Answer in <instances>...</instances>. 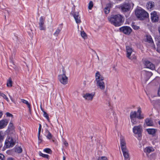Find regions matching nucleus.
<instances>
[{
  "label": "nucleus",
  "mask_w": 160,
  "mask_h": 160,
  "mask_svg": "<svg viewBox=\"0 0 160 160\" xmlns=\"http://www.w3.org/2000/svg\"><path fill=\"white\" fill-rule=\"evenodd\" d=\"M142 112L141 108L140 107L138 108L137 112L135 111H132L131 112L130 114V118L133 125L137 124L138 122L137 119H142L144 118V115L142 114Z\"/></svg>",
  "instance_id": "nucleus-1"
},
{
  "label": "nucleus",
  "mask_w": 160,
  "mask_h": 160,
  "mask_svg": "<svg viewBox=\"0 0 160 160\" xmlns=\"http://www.w3.org/2000/svg\"><path fill=\"white\" fill-rule=\"evenodd\" d=\"M122 18L120 14L112 15L108 18V20L111 24L115 27H119L122 23Z\"/></svg>",
  "instance_id": "nucleus-2"
},
{
  "label": "nucleus",
  "mask_w": 160,
  "mask_h": 160,
  "mask_svg": "<svg viewBox=\"0 0 160 160\" xmlns=\"http://www.w3.org/2000/svg\"><path fill=\"white\" fill-rule=\"evenodd\" d=\"M121 147L124 160H130V157L129 151L126 146L125 140L123 138L121 139Z\"/></svg>",
  "instance_id": "nucleus-3"
},
{
  "label": "nucleus",
  "mask_w": 160,
  "mask_h": 160,
  "mask_svg": "<svg viewBox=\"0 0 160 160\" xmlns=\"http://www.w3.org/2000/svg\"><path fill=\"white\" fill-rule=\"evenodd\" d=\"M126 57L130 60L135 61L137 59L135 52L132 48L129 46L126 47Z\"/></svg>",
  "instance_id": "nucleus-4"
},
{
  "label": "nucleus",
  "mask_w": 160,
  "mask_h": 160,
  "mask_svg": "<svg viewBox=\"0 0 160 160\" xmlns=\"http://www.w3.org/2000/svg\"><path fill=\"white\" fill-rule=\"evenodd\" d=\"M135 14L139 19L143 20L149 17L148 13L143 9H137L135 11Z\"/></svg>",
  "instance_id": "nucleus-5"
},
{
  "label": "nucleus",
  "mask_w": 160,
  "mask_h": 160,
  "mask_svg": "<svg viewBox=\"0 0 160 160\" xmlns=\"http://www.w3.org/2000/svg\"><path fill=\"white\" fill-rule=\"evenodd\" d=\"M63 74L58 76V79L60 82L63 85L66 84L68 82V78L65 74L66 72L64 69L62 70Z\"/></svg>",
  "instance_id": "nucleus-6"
},
{
  "label": "nucleus",
  "mask_w": 160,
  "mask_h": 160,
  "mask_svg": "<svg viewBox=\"0 0 160 160\" xmlns=\"http://www.w3.org/2000/svg\"><path fill=\"white\" fill-rule=\"evenodd\" d=\"M96 83L98 88L103 91V93L106 96H107L108 94L107 90H106L105 91H104L105 88L104 82L103 81H101L96 82Z\"/></svg>",
  "instance_id": "nucleus-7"
},
{
  "label": "nucleus",
  "mask_w": 160,
  "mask_h": 160,
  "mask_svg": "<svg viewBox=\"0 0 160 160\" xmlns=\"http://www.w3.org/2000/svg\"><path fill=\"white\" fill-rule=\"evenodd\" d=\"M132 130L133 132L135 134H137L138 137H140L142 136V129L141 125L134 127Z\"/></svg>",
  "instance_id": "nucleus-8"
},
{
  "label": "nucleus",
  "mask_w": 160,
  "mask_h": 160,
  "mask_svg": "<svg viewBox=\"0 0 160 160\" xmlns=\"http://www.w3.org/2000/svg\"><path fill=\"white\" fill-rule=\"evenodd\" d=\"M45 19V17L42 16L40 18L38 24L39 28L40 30L45 31L46 30V27L44 23Z\"/></svg>",
  "instance_id": "nucleus-9"
},
{
  "label": "nucleus",
  "mask_w": 160,
  "mask_h": 160,
  "mask_svg": "<svg viewBox=\"0 0 160 160\" xmlns=\"http://www.w3.org/2000/svg\"><path fill=\"white\" fill-rule=\"evenodd\" d=\"M119 29L121 32L127 35L130 34L132 31V29L130 27L127 26L122 27Z\"/></svg>",
  "instance_id": "nucleus-10"
},
{
  "label": "nucleus",
  "mask_w": 160,
  "mask_h": 160,
  "mask_svg": "<svg viewBox=\"0 0 160 160\" xmlns=\"http://www.w3.org/2000/svg\"><path fill=\"white\" fill-rule=\"evenodd\" d=\"M119 8L122 11L126 12L129 11L131 6L128 3H125L120 5Z\"/></svg>",
  "instance_id": "nucleus-11"
},
{
  "label": "nucleus",
  "mask_w": 160,
  "mask_h": 160,
  "mask_svg": "<svg viewBox=\"0 0 160 160\" xmlns=\"http://www.w3.org/2000/svg\"><path fill=\"white\" fill-rule=\"evenodd\" d=\"M95 94V92H93L91 93H86L83 95V97L87 101H92Z\"/></svg>",
  "instance_id": "nucleus-12"
},
{
  "label": "nucleus",
  "mask_w": 160,
  "mask_h": 160,
  "mask_svg": "<svg viewBox=\"0 0 160 160\" xmlns=\"http://www.w3.org/2000/svg\"><path fill=\"white\" fill-rule=\"evenodd\" d=\"M5 144L7 148H10L12 147L15 144V142L12 138H9L6 140Z\"/></svg>",
  "instance_id": "nucleus-13"
},
{
  "label": "nucleus",
  "mask_w": 160,
  "mask_h": 160,
  "mask_svg": "<svg viewBox=\"0 0 160 160\" xmlns=\"http://www.w3.org/2000/svg\"><path fill=\"white\" fill-rule=\"evenodd\" d=\"M151 19L152 21L153 22H158L159 20V17L157 15V12L154 11L151 14Z\"/></svg>",
  "instance_id": "nucleus-14"
},
{
  "label": "nucleus",
  "mask_w": 160,
  "mask_h": 160,
  "mask_svg": "<svg viewBox=\"0 0 160 160\" xmlns=\"http://www.w3.org/2000/svg\"><path fill=\"white\" fill-rule=\"evenodd\" d=\"M73 16L77 24L80 23L81 22L80 17L78 12H75L73 14Z\"/></svg>",
  "instance_id": "nucleus-15"
},
{
  "label": "nucleus",
  "mask_w": 160,
  "mask_h": 160,
  "mask_svg": "<svg viewBox=\"0 0 160 160\" xmlns=\"http://www.w3.org/2000/svg\"><path fill=\"white\" fill-rule=\"evenodd\" d=\"M104 79L103 77L98 72H97L95 75V80L96 82L103 81Z\"/></svg>",
  "instance_id": "nucleus-16"
},
{
  "label": "nucleus",
  "mask_w": 160,
  "mask_h": 160,
  "mask_svg": "<svg viewBox=\"0 0 160 160\" xmlns=\"http://www.w3.org/2000/svg\"><path fill=\"white\" fill-rule=\"evenodd\" d=\"M8 123V121L7 119H4L0 121V129H2L5 127Z\"/></svg>",
  "instance_id": "nucleus-17"
},
{
  "label": "nucleus",
  "mask_w": 160,
  "mask_h": 160,
  "mask_svg": "<svg viewBox=\"0 0 160 160\" xmlns=\"http://www.w3.org/2000/svg\"><path fill=\"white\" fill-rule=\"evenodd\" d=\"M145 65L146 68L150 69H153L154 68V65L149 61H146L145 63Z\"/></svg>",
  "instance_id": "nucleus-18"
},
{
  "label": "nucleus",
  "mask_w": 160,
  "mask_h": 160,
  "mask_svg": "<svg viewBox=\"0 0 160 160\" xmlns=\"http://www.w3.org/2000/svg\"><path fill=\"white\" fill-rule=\"evenodd\" d=\"M154 151V148L152 147H147L144 149V152L146 153L147 156L148 155L149 153Z\"/></svg>",
  "instance_id": "nucleus-19"
},
{
  "label": "nucleus",
  "mask_w": 160,
  "mask_h": 160,
  "mask_svg": "<svg viewBox=\"0 0 160 160\" xmlns=\"http://www.w3.org/2000/svg\"><path fill=\"white\" fill-rule=\"evenodd\" d=\"M145 122L147 126H152L153 125V123L151 118H147L145 120Z\"/></svg>",
  "instance_id": "nucleus-20"
},
{
  "label": "nucleus",
  "mask_w": 160,
  "mask_h": 160,
  "mask_svg": "<svg viewBox=\"0 0 160 160\" xmlns=\"http://www.w3.org/2000/svg\"><path fill=\"white\" fill-rule=\"evenodd\" d=\"M154 7V3L152 1L148 2L146 4V7L148 9H151Z\"/></svg>",
  "instance_id": "nucleus-21"
},
{
  "label": "nucleus",
  "mask_w": 160,
  "mask_h": 160,
  "mask_svg": "<svg viewBox=\"0 0 160 160\" xmlns=\"http://www.w3.org/2000/svg\"><path fill=\"white\" fill-rule=\"evenodd\" d=\"M146 130L149 134L152 135L155 134L157 131V130L156 129L153 128L147 129H146Z\"/></svg>",
  "instance_id": "nucleus-22"
},
{
  "label": "nucleus",
  "mask_w": 160,
  "mask_h": 160,
  "mask_svg": "<svg viewBox=\"0 0 160 160\" xmlns=\"http://www.w3.org/2000/svg\"><path fill=\"white\" fill-rule=\"evenodd\" d=\"M21 101L22 102L26 104L27 105L28 108H29V112L30 113H31V106L28 102L27 101L24 99H21Z\"/></svg>",
  "instance_id": "nucleus-23"
},
{
  "label": "nucleus",
  "mask_w": 160,
  "mask_h": 160,
  "mask_svg": "<svg viewBox=\"0 0 160 160\" xmlns=\"http://www.w3.org/2000/svg\"><path fill=\"white\" fill-rule=\"evenodd\" d=\"M12 81L11 78H9L7 80V86L8 87H11L12 86Z\"/></svg>",
  "instance_id": "nucleus-24"
},
{
  "label": "nucleus",
  "mask_w": 160,
  "mask_h": 160,
  "mask_svg": "<svg viewBox=\"0 0 160 160\" xmlns=\"http://www.w3.org/2000/svg\"><path fill=\"white\" fill-rule=\"evenodd\" d=\"M111 7V6L110 4H108L106 6L104 9V12L106 14H107L109 13L110 9Z\"/></svg>",
  "instance_id": "nucleus-25"
},
{
  "label": "nucleus",
  "mask_w": 160,
  "mask_h": 160,
  "mask_svg": "<svg viewBox=\"0 0 160 160\" xmlns=\"http://www.w3.org/2000/svg\"><path fill=\"white\" fill-rule=\"evenodd\" d=\"M14 128L15 127L14 126L12 122L11 121L8 125V128L9 130H12L14 129Z\"/></svg>",
  "instance_id": "nucleus-26"
},
{
  "label": "nucleus",
  "mask_w": 160,
  "mask_h": 160,
  "mask_svg": "<svg viewBox=\"0 0 160 160\" xmlns=\"http://www.w3.org/2000/svg\"><path fill=\"white\" fill-rule=\"evenodd\" d=\"M146 40L149 43L153 42L152 39L150 36L147 35L146 36Z\"/></svg>",
  "instance_id": "nucleus-27"
},
{
  "label": "nucleus",
  "mask_w": 160,
  "mask_h": 160,
  "mask_svg": "<svg viewBox=\"0 0 160 160\" xmlns=\"http://www.w3.org/2000/svg\"><path fill=\"white\" fill-rule=\"evenodd\" d=\"M43 116L49 122H50V119L49 117V115L45 111H43Z\"/></svg>",
  "instance_id": "nucleus-28"
},
{
  "label": "nucleus",
  "mask_w": 160,
  "mask_h": 160,
  "mask_svg": "<svg viewBox=\"0 0 160 160\" xmlns=\"http://www.w3.org/2000/svg\"><path fill=\"white\" fill-rule=\"evenodd\" d=\"M0 96L2 97L3 98L5 99L8 102H9V99L8 98H7V96L4 94V93H0Z\"/></svg>",
  "instance_id": "nucleus-29"
},
{
  "label": "nucleus",
  "mask_w": 160,
  "mask_h": 160,
  "mask_svg": "<svg viewBox=\"0 0 160 160\" xmlns=\"http://www.w3.org/2000/svg\"><path fill=\"white\" fill-rule=\"evenodd\" d=\"M61 30L59 28H58L56 31L54 33L53 35L56 37H57L60 33Z\"/></svg>",
  "instance_id": "nucleus-30"
},
{
  "label": "nucleus",
  "mask_w": 160,
  "mask_h": 160,
  "mask_svg": "<svg viewBox=\"0 0 160 160\" xmlns=\"http://www.w3.org/2000/svg\"><path fill=\"white\" fill-rule=\"evenodd\" d=\"M43 151L48 153H51L52 152V151L49 148H46L44 149Z\"/></svg>",
  "instance_id": "nucleus-31"
},
{
  "label": "nucleus",
  "mask_w": 160,
  "mask_h": 160,
  "mask_svg": "<svg viewBox=\"0 0 160 160\" xmlns=\"http://www.w3.org/2000/svg\"><path fill=\"white\" fill-rule=\"evenodd\" d=\"M42 126L40 124H39V127L38 128V138L39 140H40V134L41 131V130Z\"/></svg>",
  "instance_id": "nucleus-32"
},
{
  "label": "nucleus",
  "mask_w": 160,
  "mask_h": 160,
  "mask_svg": "<svg viewBox=\"0 0 160 160\" xmlns=\"http://www.w3.org/2000/svg\"><path fill=\"white\" fill-rule=\"evenodd\" d=\"M46 131L48 133V134L46 136V137L48 139H51L52 138V136L51 134L50 133V132L48 130H47Z\"/></svg>",
  "instance_id": "nucleus-33"
},
{
  "label": "nucleus",
  "mask_w": 160,
  "mask_h": 160,
  "mask_svg": "<svg viewBox=\"0 0 160 160\" xmlns=\"http://www.w3.org/2000/svg\"><path fill=\"white\" fill-rule=\"evenodd\" d=\"M93 6V2L92 1H90L89 3V5L88 7V9H91Z\"/></svg>",
  "instance_id": "nucleus-34"
},
{
  "label": "nucleus",
  "mask_w": 160,
  "mask_h": 160,
  "mask_svg": "<svg viewBox=\"0 0 160 160\" xmlns=\"http://www.w3.org/2000/svg\"><path fill=\"white\" fill-rule=\"evenodd\" d=\"M81 35L82 37L84 39L86 38L87 37L86 34L84 31L81 32Z\"/></svg>",
  "instance_id": "nucleus-35"
},
{
  "label": "nucleus",
  "mask_w": 160,
  "mask_h": 160,
  "mask_svg": "<svg viewBox=\"0 0 160 160\" xmlns=\"http://www.w3.org/2000/svg\"><path fill=\"white\" fill-rule=\"evenodd\" d=\"M4 138L3 134L2 132H0V142L3 140Z\"/></svg>",
  "instance_id": "nucleus-36"
},
{
  "label": "nucleus",
  "mask_w": 160,
  "mask_h": 160,
  "mask_svg": "<svg viewBox=\"0 0 160 160\" xmlns=\"http://www.w3.org/2000/svg\"><path fill=\"white\" fill-rule=\"evenodd\" d=\"M16 151L18 153H21L22 151V149L20 147H18L16 148Z\"/></svg>",
  "instance_id": "nucleus-37"
},
{
  "label": "nucleus",
  "mask_w": 160,
  "mask_h": 160,
  "mask_svg": "<svg viewBox=\"0 0 160 160\" xmlns=\"http://www.w3.org/2000/svg\"><path fill=\"white\" fill-rule=\"evenodd\" d=\"M132 28L135 30H138L139 28V26L134 25V24H132Z\"/></svg>",
  "instance_id": "nucleus-38"
},
{
  "label": "nucleus",
  "mask_w": 160,
  "mask_h": 160,
  "mask_svg": "<svg viewBox=\"0 0 160 160\" xmlns=\"http://www.w3.org/2000/svg\"><path fill=\"white\" fill-rule=\"evenodd\" d=\"M98 160H108V159L106 157L103 156L99 157Z\"/></svg>",
  "instance_id": "nucleus-39"
},
{
  "label": "nucleus",
  "mask_w": 160,
  "mask_h": 160,
  "mask_svg": "<svg viewBox=\"0 0 160 160\" xmlns=\"http://www.w3.org/2000/svg\"><path fill=\"white\" fill-rule=\"evenodd\" d=\"M6 115L7 117H11L12 118H13V115L12 114L9 113V112H7L6 113Z\"/></svg>",
  "instance_id": "nucleus-40"
},
{
  "label": "nucleus",
  "mask_w": 160,
  "mask_h": 160,
  "mask_svg": "<svg viewBox=\"0 0 160 160\" xmlns=\"http://www.w3.org/2000/svg\"><path fill=\"white\" fill-rule=\"evenodd\" d=\"M146 75L148 76V78L151 77L152 75V73L150 72H147L146 73Z\"/></svg>",
  "instance_id": "nucleus-41"
},
{
  "label": "nucleus",
  "mask_w": 160,
  "mask_h": 160,
  "mask_svg": "<svg viewBox=\"0 0 160 160\" xmlns=\"http://www.w3.org/2000/svg\"><path fill=\"white\" fill-rule=\"evenodd\" d=\"M4 156L2 154H0V160H4Z\"/></svg>",
  "instance_id": "nucleus-42"
},
{
  "label": "nucleus",
  "mask_w": 160,
  "mask_h": 160,
  "mask_svg": "<svg viewBox=\"0 0 160 160\" xmlns=\"http://www.w3.org/2000/svg\"><path fill=\"white\" fill-rule=\"evenodd\" d=\"M63 144L66 147H67L68 146V143L65 140H64L63 141Z\"/></svg>",
  "instance_id": "nucleus-43"
},
{
  "label": "nucleus",
  "mask_w": 160,
  "mask_h": 160,
  "mask_svg": "<svg viewBox=\"0 0 160 160\" xmlns=\"http://www.w3.org/2000/svg\"><path fill=\"white\" fill-rule=\"evenodd\" d=\"M42 157L44 158H48L49 155L47 154H43Z\"/></svg>",
  "instance_id": "nucleus-44"
},
{
  "label": "nucleus",
  "mask_w": 160,
  "mask_h": 160,
  "mask_svg": "<svg viewBox=\"0 0 160 160\" xmlns=\"http://www.w3.org/2000/svg\"><path fill=\"white\" fill-rule=\"evenodd\" d=\"M7 160H15L14 158L12 157H9L8 158Z\"/></svg>",
  "instance_id": "nucleus-45"
},
{
  "label": "nucleus",
  "mask_w": 160,
  "mask_h": 160,
  "mask_svg": "<svg viewBox=\"0 0 160 160\" xmlns=\"http://www.w3.org/2000/svg\"><path fill=\"white\" fill-rule=\"evenodd\" d=\"M43 153H42L41 152H39V154L40 156L42 157Z\"/></svg>",
  "instance_id": "nucleus-46"
},
{
  "label": "nucleus",
  "mask_w": 160,
  "mask_h": 160,
  "mask_svg": "<svg viewBox=\"0 0 160 160\" xmlns=\"http://www.w3.org/2000/svg\"><path fill=\"white\" fill-rule=\"evenodd\" d=\"M2 115V112H0V118Z\"/></svg>",
  "instance_id": "nucleus-47"
},
{
  "label": "nucleus",
  "mask_w": 160,
  "mask_h": 160,
  "mask_svg": "<svg viewBox=\"0 0 160 160\" xmlns=\"http://www.w3.org/2000/svg\"><path fill=\"white\" fill-rule=\"evenodd\" d=\"M12 63L14 66L13 67V68H16V66L15 65V64H14V62H12Z\"/></svg>",
  "instance_id": "nucleus-48"
},
{
  "label": "nucleus",
  "mask_w": 160,
  "mask_h": 160,
  "mask_svg": "<svg viewBox=\"0 0 160 160\" xmlns=\"http://www.w3.org/2000/svg\"><path fill=\"white\" fill-rule=\"evenodd\" d=\"M158 31L159 32V34H160V27H158Z\"/></svg>",
  "instance_id": "nucleus-49"
},
{
  "label": "nucleus",
  "mask_w": 160,
  "mask_h": 160,
  "mask_svg": "<svg viewBox=\"0 0 160 160\" xmlns=\"http://www.w3.org/2000/svg\"><path fill=\"white\" fill-rule=\"evenodd\" d=\"M40 108H41V109L42 110V111L43 112V111H44L43 109H42V106H41V107H40Z\"/></svg>",
  "instance_id": "nucleus-50"
},
{
  "label": "nucleus",
  "mask_w": 160,
  "mask_h": 160,
  "mask_svg": "<svg viewBox=\"0 0 160 160\" xmlns=\"http://www.w3.org/2000/svg\"><path fill=\"white\" fill-rule=\"evenodd\" d=\"M9 97H10V99H11V100L12 101V97L10 96V95H9Z\"/></svg>",
  "instance_id": "nucleus-51"
},
{
  "label": "nucleus",
  "mask_w": 160,
  "mask_h": 160,
  "mask_svg": "<svg viewBox=\"0 0 160 160\" xmlns=\"http://www.w3.org/2000/svg\"><path fill=\"white\" fill-rule=\"evenodd\" d=\"M65 157H63V160H65Z\"/></svg>",
  "instance_id": "nucleus-52"
},
{
  "label": "nucleus",
  "mask_w": 160,
  "mask_h": 160,
  "mask_svg": "<svg viewBox=\"0 0 160 160\" xmlns=\"http://www.w3.org/2000/svg\"><path fill=\"white\" fill-rule=\"evenodd\" d=\"M158 123L160 125V121H159L158 122Z\"/></svg>",
  "instance_id": "nucleus-53"
},
{
  "label": "nucleus",
  "mask_w": 160,
  "mask_h": 160,
  "mask_svg": "<svg viewBox=\"0 0 160 160\" xmlns=\"http://www.w3.org/2000/svg\"><path fill=\"white\" fill-rule=\"evenodd\" d=\"M56 121L57 122H58V120H57Z\"/></svg>",
  "instance_id": "nucleus-54"
},
{
  "label": "nucleus",
  "mask_w": 160,
  "mask_h": 160,
  "mask_svg": "<svg viewBox=\"0 0 160 160\" xmlns=\"http://www.w3.org/2000/svg\"><path fill=\"white\" fill-rule=\"evenodd\" d=\"M52 141L53 142H54V140H52Z\"/></svg>",
  "instance_id": "nucleus-55"
},
{
  "label": "nucleus",
  "mask_w": 160,
  "mask_h": 160,
  "mask_svg": "<svg viewBox=\"0 0 160 160\" xmlns=\"http://www.w3.org/2000/svg\"><path fill=\"white\" fill-rule=\"evenodd\" d=\"M78 28H79V26H78Z\"/></svg>",
  "instance_id": "nucleus-56"
},
{
  "label": "nucleus",
  "mask_w": 160,
  "mask_h": 160,
  "mask_svg": "<svg viewBox=\"0 0 160 160\" xmlns=\"http://www.w3.org/2000/svg\"><path fill=\"white\" fill-rule=\"evenodd\" d=\"M34 160H35V159H34Z\"/></svg>",
  "instance_id": "nucleus-57"
}]
</instances>
